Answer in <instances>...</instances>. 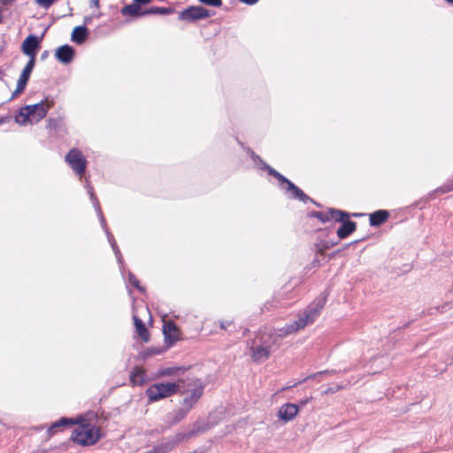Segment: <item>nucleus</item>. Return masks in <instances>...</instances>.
<instances>
[{"label":"nucleus","mask_w":453,"mask_h":453,"mask_svg":"<svg viewBox=\"0 0 453 453\" xmlns=\"http://www.w3.org/2000/svg\"><path fill=\"white\" fill-rule=\"evenodd\" d=\"M179 385L174 382L155 383L146 390V395L150 402H157L174 395Z\"/></svg>","instance_id":"obj_6"},{"label":"nucleus","mask_w":453,"mask_h":453,"mask_svg":"<svg viewBox=\"0 0 453 453\" xmlns=\"http://www.w3.org/2000/svg\"><path fill=\"white\" fill-rule=\"evenodd\" d=\"M175 446V443L173 441H168L166 443L161 444L157 450L159 453H166L170 450H172Z\"/></svg>","instance_id":"obj_29"},{"label":"nucleus","mask_w":453,"mask_h":453,"mask_svg":"<svg viewBox=\"0 0 453 453\" xmlns=\"http://www.w3.org/2000/svg\"><path fill=\"white\" fill-rule=\"evenodd\" d=\"M259 341V344H257V342L254 341L253 344L250 346L251 357L255 362L266 360L270 357L272 346L273 345L272 338L265 334H263Z\"/></svg>","instance_id":"obj_7"},{"label":"nucleus","mask_w":453,"mask_h":453,"mask_svg":"<svg viewBox=\"0 0 453 453\" xmlns=\"http://www.w3.org/2000/svg\"><path fill=\"white\" fill-rule=\"evenodd\" d=\"M49 124H48V127L50 128H56L57 126H58V120L57 119H50L48 120Z\"/></svg>","instance_id":"obj_38"},{"label":"nucleus","mask_w":453,"mask_h":453,"mask_svg":"<svg viewBox=\"0 0 453 453\" xmlns=\"http://www.w3.org/2000/svg\"><path fill=\"white\" fill-rule=\"evenodd\" d=\"M342 388V386H340V385H335V386H333V387H328L325 391H324V394L325 395H328V394H334L337 391H339L340 389Z\"/></svg>","instance_id":"obj_36"},{"label":"nucleus","mask_w":453,"mask_h":453,"mask_svg":"<svg viewBox=\"0 0 453 453\" xmlns=\"http://www.w3.org/2000/svg\"><path fill=\"white\" fill-rule=\"evenodd\" d=\"M319 252L322 255L323 254V249L319 248Z\"/></svg>","instance_id":"obj_48"},{"label":"nucleus","mask_w":453,"mask_h":453,"mask_svg":"<svg viewBox=\"0 0 453 453\" xmlns=\"http://www.w3.org/2000/svg\"><path fill=\"white\" fill-rule=\"evenodd\" d=\"M251 157L253 161L264 170H267L268 173L273 177H275L280 182V188L288 195V196L292 199H297L304 203L308 201H311L316 203L311 198H310L304 192L300 189L297 186H296L292 181L283 176L281 173L277 172L275 169L268 165L265 163L259 156L256 155L254 152L251 153Z\"/></svg>","instance_id":"obj_1"},{"label":"nucleus","mask_w":453,"mask_h":453,"mask_svg":"<svg viewBox=\"0 0 453 453\" xmlns=\"http://www.w3.org/2000/svg\"><path fill=\"white\" fill-rule=\"evenodd\" d=\"M92 21V16L85 17L84 19V24L88 25Z\"/></svg>","instance_id":"obj_42"},{"label":"nucleus","mask_w":453,"mask_h":453,"mask_svg":"<svg viewBox=\"0 0 453 453\" xmlns=\"http://www.w3.org/2000/svg\"><path fill=\"white\" fill-rule=\"evenodd\" d=\"M112 250H113V252L116 256V258L119 262V265H121L123 263V258H122V255H121V252L117 245V242L116 243H113L112 245H111Z\"/></svg>","instance_id":"obj_32"},{"label":"nucleus","mask_w":453,"mask_h":453,"mask_svg":"<svg viewBox=\"0 0 453 453\" xmlns=\"http://www.w3.org/2000/svg\"><path fill=\"white\" fill-rule=\"evenodd\" d=\"M35 60L34 59H29V61L27 63L26 66L24 67L19 80H18V82L19 83H22L24 85L27 86V81L30 78V75L32 73V71L35 67Z\"/></svg>","instance_id":"obj_24"},{"label":"nucleus","mask_w":453,"mask_h":453,"mask_svg":"<svg viewBox=\"0 0 453 453\" xmlns=\"http://www.w3.org/2000/svg\"><path fill=\"white\" fill-rule=\"evenodd\" d=\"M278 303H279V302L277 301V304H275V305H273V303H270V302L265 303L264 304V307L262 308V311H270V310H271V308H273V307H275V308H276V307H278V306H279V305H278Z\"/></svg>","instance_id":"obj_37"},{"label":"nucleus","mask_w":453,"mask_h":453,"mask_svg":"<svg viewBox=\"0 0 453 453\" xmlns=\"http://www.w3.org/2000/svg\"><path fill=\"white\" fill-rule=\"evenodd\" d=\"M242 3L248 4V5H253L257 4L259 0H240Z\"/></svg>","instance_id":"obj_39"},{"label":"nucleus","mask_w":453,"mask_h":453,"mask_svg":"<svg viewBox=\"0 0 453 453\" xmlns=\"http://www.w3.org/2000/svg\"><path fill=\"white\" fill-rule=\"evenodd\" d=\"M88 35V34L86 26H78L72 33V41L78 44H81L86 41Z\"/></svg>","instance_id":"obj_23"},{"label":"nucleus","mask_w":453,"mask_h":453,"mask_svg":"<svg viewBox=\"0 0 453 453\" xmlns=\"http://www.w3.org/2000/svg\"><path fill=\"white\" fill-rule=\"evenodd\" d=\"M65 161L77 175L81 177L84 174L87 160L80 150L72 149L65 156Z\"/></svg>","instance_id":"obj_9"},{"label":"nucleus","mask_w":453,"mask_h":453,"mask_svg":"<svg viewBox=\"0 0 453 453\" xmlns=\"http://www.w3.org/2000/svg\"><path fill=\"white\" fill-rule=\"evenodd\" d=\"M137 4H147L151 2V0H134Z\"/></svg>","instance_id":"obj_41"},{"label":"nucleus","mask_w":453,"mask_h":453,"mask_svg":"<svg viewBox=\"0 0 453 453\" xmlns=\"http://www.w3.org/2000/svg\"><path fill=\"white\" fill-rule=\"evenodd\" d=\"M348 218H343L342 226L337 230V235L340 239H345L355 232L357 228V223L351 220H348Z\"/></svg>","instance_id":"obj_17"},{"label":"nucleus","mask_w":453,"mask_h":453,"mask_svg":"<svg viewBox=\"0 0 453 453\" xmlns=\"http://www.w3.org/2000/svg\"><path fill=\"white\" fill-rule=\"evenodd\" d=\"M326 303V296L323 294L313 300L296 319L299 323V326L304 328L307 325L312 324L320 315Z\"/></svg>","instance_id":"obj_5"},{"label":"nucleus","mask_w":453,"mask_h":453,"mask_svg":"<svg viewBox=\"0 0 453 453\" xmlns=\"http://www.w3.org/2000/svg\"><path fill=\"white\" fill-rule=\"evenodd\" d=\"M57 0H35L42 8L48 10Z\"/></svg>","instance_id":"obj_30"},{"label":"nucleus","mask_w":453,"mask_h":453,"mask_svg":"<svg viewBox=\"0 0 453 453\" xmlns=\"http://www.w3.org/2000/svg\"><path fill=\"white\" fill-rule=\"evenodd\" d=\"M299 383H300V382H297V383H295L293 386H288V387L282 388H281V391H284V390H286V389H288V388H293V387H296V386H297Z\"/></svg>","instance_id":"obj_44"},{"label":"nucleus","mask_w":453,"mask_h":453,"mask_svg":"<svg viewBox=\"0 0 453 453\" xmlns=\"http://www.w3.org/2000/svg\"><path fill=\"white\" fill-rule=\"evenodd\" d=\"M170 373H171V372L169 370L165 371V372H162V374H170Z\"/></svg>","instance_id":"obj_46"},{"label":"nucleus","mask_w":453,"mask_h":453,"mask_svg":"<svg viewBox=\"0 0 453 453\" xmlns=\"http://www.w3.org/2000/svg\"><path fill=\"white\" fill-rule=\"evenodd\" d=\"M55 56L59 62L67 65L74 57V50L70 45L65 44L57 49Z\"/></svg>","instance_id":"obj_16"},{"label":"nucleus","mask_w":453,"mask_h":453,"mask_svg":"<svg viewBox=\"0 0 453 453\" xmlns=\"http://www.w3.org/2000/svg\"><path fill=\"white\" fill-rule=\"evenodd\" d=\"M145 372L138 366L134 367L130 373V383L133 386H142L145 383Z\"/></svg>","instance_id":"obj_22"},{"label":"nucleus","mask_w":453,"mask_h":453,"mask_svg":"<svg viewBox=\"0 0 453 453\" xmlns=\"http://www.w3.org/2000/svg\"><path fill=\"white\" fill-rule=\"evenodd\" d=\"M389 217V213L386 210H379L370 215V225L379 226L383 224Z\"/></svg>","instance_id":"obj_21"},{"label":"nucleus","mask_w":453,"mask_h":453,"mask_svg":"<svg viewBox=\"0 0 453 453\" xmlns=\"http://www.w3.org/2000/svg\"><path fill=\"white\" fill-rule=\"evenodd\" d=\"M26 88V85L17 82V88L15 91L12 93L11 99L15 98L19 94L22 93Z\"/></svg>","instance_id":"obj_35"},{"label":"nucleus","mask_w":453,"mask_h":453,"mask_svg":"<svg viewBox=\"0 0 453 453\" xmlns=\"http://www.w3.org/2000/svg\"><path fill=\"white\" fill-rule=\"evenodd\" d=\"M53 104V100L46 97L40 103L21 107L15 116V121L21 126L27 123L37 124L46 117Z\"/></svg>","instance_id":"obj_3"},{"label":"nucleus","mask_w":453,"mask_h":453,"mask_svg":"<svg viewBox=\"0 0 453 453\" xmlns=\"http://www.w3.org/2000/svg\"><path fill=\"white\" fill-rule=\"evenodd\" d=\"M203 393V386L201 382L195 384L194 388L190 389V393L185 396L181 402V406L190 411V410L196 404Z\"/></svg>","instance_id":"obj_12"},{"label":"nucleus","mask_w":453,"mask_h":453,"mask_svg":"<svg viewBox=\"0 0 453 453\" xmlns=\"http://www.w3.org/2000/svg\"><path fill=\"white\" fill-rule=\"evenodd\" d=\"M168 327H169V329H170V328H172V327H173V328H175V326H174L173 324H169V325H168Z\"/></svg>","instance_id":"obj_47"},{"label":"nucleus","mask_w":453,"mask_h":453,"mask_svg":"<svg viewBox=\"0 0 453 453\" xmlns=\"http://www.w3.org/2000/svg\"><path fill=\"white\" fill-rule=\"evenodd\" d=\"M311 216L317 218L322 223H326L330 220L342 221L343 218H349V214L347 212L337 209H329L326 211H312Z\"/></svg>","instance_id":"obj_11"},{"label":"nucleus","mask_w":453,"mask_h":453,"mask_svg":"<svg viewBox=\"0 0 453 453\" xmlns=\"http://www.w3.org/2000/svg\"><path fill=\"white\" fill-rule=\"evenodd\" d=\"M100 0H90V7L99 8Z\"/></svg>","instance_id":"obj_40"},{"label":"nucleus","mask_w":453,"mask_h":453,"mask_svg":"<svg viewBox=\"0 0 453 453\" xmlns=\"http://www.w3.org/2000/svg\"><path fill=\"white\" fill-rule=\"evenodd\" d=\"M188 412V410H187L183 406H180L179 409L172 411L167 415L168 423L171 426H174L180 423L183 418H185Z\"/></svg>","instance_id":"obj_20"},{"label":"nucleus","mask_w":453,"mask_h":453,"mask_svg":"<svg viewBox=\"0 0 453 453\" xmlns=\"http://www.w3.org/2000/svg\"><path fill=\"white\" fill-rule=\"evenodd\" d=\"M200 3L209 6L219 7L222 4V0H198Z\"/></svg>","instance_id":"obj_34"},{"label":"nucleus","mask_w":453,"mask_h":453,"mask_svg":"<svg viewBox=\"0 0 453 453\" xmlns=\"http://www.w3.org/2000/svg\"><path fill=\"white\" fill-rule=\"evenodd\" d=\"M40 46V39L35 35H28L21 45L23 53L30 58V59L35 60V51Z\"/></svg>","instance_id":"obj_14"},{"label":"nucleus","mask_w":453,"mask_h":453,"mask_svg":"<svg viewBox=\"0 0 453 453\" xmlns=\"http://www.w3.org/2000/svg\"><path fill=\"white\" fill-rule=\"evenodd\" d=\"M49 52L47 50L42 53L41 58L45 59L48 57Z\"/></svg>","instance_id":"obj_43"},{"label":"nucleus","mask_w":453,"mask_h":453,"mask_svg":"<svg viewBox=\"0 0 453 453\" xmlns=\"http://www.w3.org/2000/svg\"><path fill=\"white\" fill-rule=\"evenodd\" d=\"M128 282L140 292H144V288L140 285L139 280L131 272L128 273Z\"/></svg>","instance_id":"obj_28"},{"label":"nucleus","mask_w":453,"mask_h":453,"mask_svg":"<svg viewBox=\"0 0 453 453\" xmlns=\"http://www.w3.org/2000/svg\"><path fill=\"white\" fill-rule=\"evenodd\" d=\"M219 325L221 329L226 330V331L229 330L230 327L234 326L233 320H227V319L219 320Z\"/></svg>","instance_id":"obj_31"},{"label":"nucleus","mask_w":453,"mask_h":453,"mask_svg":"<svg viewBox=\"0 0 453 453\" xmlns=\"http://www.w3.org/2000/svg\"><path fill=\"white\" fill-rule=\"evenodd\" d=\"M78 422L73 418H61L59 420L52 423L47 430V434L50 437L53 436L58 429L62 427L71 426L77 424Z\"/></svg>","instance_id":"obj_18"},{"label":"nucleus","mask_w":453,"mask_h":453,"mask_svg":"<svg viewBox=\"0 0 453 453\" xmlns=\"http://www.w3.org/2000/svg\"><path fill=\"white\" fill-rule=\"evenodd\" d=\"M299 411V406L295 403H285L278 411V417L284 422H288L296 418Z\"/></svg>","instance_id":"obj_15"},{"label":"nucleus","mask_w":453,"mask_h":453,"mask_svg":"<svg viewBox=\"0 0 453 453\" xmlns=\"http://www.w3.org/2000/svg\"><path fill=\"white\" fill-rule=\"evenodd\" d=\"M213 14V12L203 8V6H189L180 13L179 19L180 20L194 22L196 20L207 19Z\"/></svg>","instance_id":"obj_10"},{"label":"nucleus","mask_w":453,"mask_h":453,"mask_svg":"<svg viewBox=\"0 0 453 453\" xmlns=\"http://www.w3.org/2000/svg\"><path fill=\"white\" fill-rule=\"evenodd\" d=\"M112 250H113V252L116 256V258L119 262V265H121L123 263V258H122V255H121V252L117 245V242L116 243H113L112 245H111Z\"/></svg>","instance_id":"obj_33"},{"label":"nucleus","mask_w":453,"mask_h":453,"mask_svg":"<svg viewBox=\"0 0 453 453\" xmlns=\"http://www.w3.org/2000/svg\"><path fill=\"white\" fill-rule=\"evenodd\" d=\"M141 7L136 3L127 4L121 9L122 15L142 16Z\"/></svg>","instance_id":"obj_26"},{"label":"nucleus","mask_w":453,"mask_h":453,"mask_svg":"<svg viewBox=\"0 0 453 453\" xmlns=\"http://www.w3.org/2000/svg\"><path fill=\"white\" fill-rule=\"evenodd\" d=\"M251 157L253 161L264 170H267L268 173L273 177H275L280 182V188L288 195V196L292 199H297L304 203L308 201H311L316 203L311 198H310L304 192L300 189L297 186H296L292 181L283 176L281 173L277 172L275 169L268 165L265 163L259 156L256 155L254 152L251 153Z\"/></svg>","instance_id":"obj_2"},{"label":"nucleus","mask_w":453,"mask_h":453,"mask_svg":"<svg viewBox=\"0 0 453 453\" xmlns=\"http://www.w3.org/2000/svg\"><path fill=\"white\" fill-rule=\"evenodd\" d=\"M301 329H303V327L299 326L297 320H295L293 323L286 325L283 327L273 329V332L265 335L271 337L273 341V344H275L277 338H284L289 334L298 332Z\"/></svg>","instance_id":"obj_13"},{"label":"nucleus","mask_w":453,"mask_h":453,"mask_svg":"<svg viewBox=\"0 0 453 453\" xmlns=\"http://www.w3.org/2000/svg\"><path fill=\"white\" fill-rule=\"evenodd\" d=\"M85 188H86L87 192L90 197L91 203L96 211V214L99 218L101 226L107 235V239H108L110 244L112 245L113 243H116V241H115L112 234L108 229L105 218H104L103 211L101 209L100 203L95 194L94 188L88 180H86Z\"/></svg>","instance_id":"obj_8"},{"label":"nucleus","mask_w":453,"mask_h":453,"mask_svg":"<svg viewBox=\"0 0 453 453\" xmlns=\"http://www.w3.org/2000/svg\"><path fill=\"white\" fill-rule=\"evenodd\" d=\"M328 372V371H324V372H321L320 373H326Z\"/></svg>","instance_id":"obj_49"},{"label":"nucleus","mask_w":453,"mask_h":453,"mask_svg":"<svg viewBox=\"0 0 453 453\" xmlns=\"http://www.w3.org/2000/svg\"><path fill=\"white\" fill-rule=\"evenodd\" d=\"M133 319L137 334L144 342H149L150 333L147 327L145 326L143 321L141 319H139L136 315H133Z\"/></svg>","instance_id":"obj_19"},{"label":"nucleus","mask_w":453,"mask_h":453,"mask_svg":"<svg viewBox=\"0 0 453 453\" xmlns=\"http://www.w3.org/2000/svg\"><path fill=\"white\" fill-rule=\"evenodd\" d=\"M453 190V183L452 182H449V183H445L444 185L437 188L436 189H434L431 194L430 196H433L434 194H445V193H448V192H450Z\"/></svg>","instance_id":"obj_27"},{"label":"nucleus","mask_w":453,"mask_h":453,"mask_svg":"<svg viewBox=\"0 0 453 453\" xmlns=\"http://www.w3.org/2000/svg\"><path fill=\"white\" fill-rule=\"evenodd\" d=\"M99 428L92 424L86 423L79 425L72 434V440L82 446L96 444L100 439Z\"/></svg>","instance_id":"obj_4"},{"label":"nucleus","mask_w":453,"mask_h":453,"mask_svg":"<svg viewBox=\"0 0 453 453\" xmlns=\"http://www.w3.org/2000/svg\"><path fill=\"white\" fill-rule=\"evenodd\" d=\"M174 12L173 8L166 7H150L142 12V15H151V14H158V15H168L172 14Z\"/></svg>","instance_id":"obj_25"},{"label":"nucleus","mask_w":453,"mask_h":453,"mask_svg":"<svg viewBox=\"0 0 453 453\" xmlns=\"http://www.w3.org/2000/svg\"><path fill=\"white\" fill-rule=\"evenodd\" d=\"M310 399H305V400H302L300 401V405L301 406H304L307 403H309Z\"/></svg>","instance_id":"obj_45"}]
</instances>
